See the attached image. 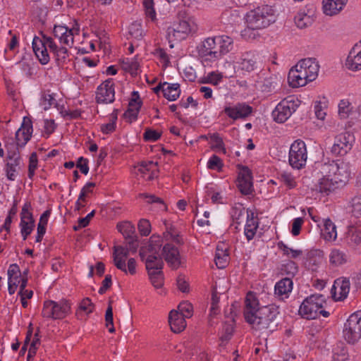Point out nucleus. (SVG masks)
Listing matches in <instances>:
<instances>
[{
    "label": "nucleus",
    "mask_w": 361,
    "mask_h": 361,
    "mask_svg": "<svg viewBox=\"0 0 361 361\" xmlns=\"http://www.w3.org/2000/svg\"><path fill=\"white\" fill-rule=\"evenodd\" d=\"M279 307L271 304L261 307L258 312L252 316V319H247L246 322L257 331L267 330L269 332H273L279 324Z\"/></svg>",
    "instance_id": "1"
},
{
    "label": "nucleus",
    "mask_w": 361,
    "mask_h": 361,
    "mask_svg": "<svg viewBox=\"0 0 361 361\" xmlns=\"http://www.w3.org/2000/svg\"><path fill=\"white\" fill-rule=\"evenodd\" d=\"M245 19L248 28L260 30L274 23L276 16L272 6L262 5L247 12Z\"/></svg>",
    "instance_id": "2"
},
{
    "label": "nucleus",
    "mask_w": 361,
    "mask_h": 361,
    "mask_svg": "<svg viewBox=\"0 0 361 361\" xmlns=\"http://www.w3.org/2000/svg\"><path fill=\"white\" fill-rule=\"evenodd\" d=\"M320 172L322 176H330L334 178L340 187L345 185L348 181L351 171L348 163L334 161L324 163L321 165Z\"/></svg>",
    "instance_id": "3"
},
{
    "label": "nucleus",
    "mask_w": 361,
    "mask_h": 361,
    "mask_svg": "<svg viewBox=\"0 0 361 361\" xmlns=\"http://www.w3.org/2000/svg\"><path fill=\"white\" fill-rule=\"evenodd\" d=\"M300 101L293 95L281 100L272 111V116L277 123H284L297 110Z\"/></svg>",
    "instance_id": "4"
},
{
    "label": "nucleus",
    "mask_w": 361,
    "mask_h": 361,
    "mask_svg": "<svg viewBox=\"0 0 361 361\" xmlns=\"http://www.w3.org/2000/svg\"><path fill=\"white\" fill-rule=\"evenodd\" d=\"M71 304L67 300H61L59 302L46 300L44 302L42 315L45 318L61 319L71 312Z\"/></svg>",
    "instance_id": "5"
},
{
    "label": "nucleus",
    "mask_w": 361,
    "mask_h": 361,
    "mask_svg": "<svg viewBox=\"0 0 361 361\" xmlns=\"http://www.w3.org/2000/svg\"><path fill=\"white\" fill-rule=\"evenodd\" d=\"M326 304V297L322 294H312L306 298L300 306L299 314L307 319L317 318V310Z\"/></svg>",
    "instance_id": "6"
},
{
    "label": "nucleus",
    "mask_w": 361,
    "mask_h": 361,
    "mask_svg": "<svg viewBox=\"0 0 361 361\" xmlns=\"http://www.w3.org/2000/svg\"><path fill=\"white\" fill-rule=\"evenodd\" d=\"M343 334L349 344L353 345L361 338V311H357L348 317L344 324Z\"/></svg>",
    "instance_id": "7"
},
{
    "label": "nucleus",
    "mask_w": 361,
    "mask_h": 361,
    "mask_svg": "<svg viewBox=\"0 0 361 361\" xmlns=\"http://www.w3.org/2000/svg\"><path fill=\"white\" fill-rule=\"evenodd\" d=\"M307 151L306 144L301 140H295L290 145L288 161L292 168L301 169L306 165Z\"/></svg>",
    "instance_id": "8"
},
{
    "label": "nucleus",
    "mask_w": 361,
    "mask_h": 361,
    "mask_svg": "<svg viewBox=\"0 0 361 361\" xmlns=\"http://www.w3.org/2000/svg\"><path fill=\"white\" fill-rule=\"evenodd\" d=\"M199 56L204 61H214L219 59L216 37L205 39L197 47Z\"/></svg>",
    "instance_id": "9"
},
{
    "label": "nucleus",
    "mask_w": 361,
    "mask_h": 361,
    "mask_svg": "<svg viewBox=\"0 0 361 361\" xmlns=\"http://www.w3.org/2000/svg\"><path fill=\"white\" fill-rule=\"evenodd\" d=\"M354 142L353 134L349 132L341 133L335 137L331 152L336 155L344 156L352 149Z\"/></svg>",
    "instance_id": "10"
},
{
    "label": "nucleus",
    "mask_w": 361,
    "mask_h": 361,
    "mask_svg": "<svg viewBox=\"0 0 361 361\" xmlns=\"http://www.w3.org/2000/svg\"><path fill=\"white\" fill-rule=\"evenodd\" d=\"M97 103L110 104L115 100L114 83L112 78H109L97 87L96 92Z\"/></svg>",
    "instance_id": "11"
},
{
    "label": "nucleus",
    "mask_w": 361,
    "mask_h": 361,
    "mask_svg": "<svg viewBox=\"0 0 361 361\" xmlns=\"http://www.w3.org/2000/svg\"><path fill=\"white\" fill-rule=\"evenodd\" d=\"M237 186L243 195H250L253 191L252 172L247 166H242L238 176Z\"/></svg>",
    "instance_id": "12"
},
{
    "label": "nucleus",
    "mask_w": 361,
    "mask_h": 361,
    "mask_svg": "<svg viewBox=\"0 0 361 361\" xmlns=\"http://www.w3.org/2000/svg\"><path fill=\"white\" fill-rule=\"evenodd\" d=\"M224 113L233 120L244 119L252 112V107L245 103H237L233 106H226Z\"/></svg>",
    "instance_id": "13"
},
{
    "label": "nucleus",
    "mask_w": 361,
    "mask_h": 361,
    "mask_svg": "<svg viewBox=\"0 0 361 361\" xmlns=\"http://www.w3.org/2000/svg\"><path fill=\"white\" fill-rule=\"evenodd\" d=\"M33 132L32 123L27 117H24L20 128L16 133V140L20 147H23L30 140Z\"/></svg>",
    "instance_id": "14"
},
{
    "label": "nucleus",
    "mask_w": 361,
    "mask_h": 361,
    "mask_svg": "<svg viewBox=\"0 0 361 361\" xmlns=\"http://www.w3.org/2000/svg\"><path fill=\"white\" fill-rule=\"evenodd\" d=\"M192 24L186 20H180L168 28V35H172L177 40H182L190 33Z\"/></svg>",
    "instance_id": "15"
},
{
    "label": "nucleus",
    "mask_w": 361,
    "mask_h": 361,
    "mask_svg": "<svg viewBox=\"0 0 361 361\" xmlns=\"http://www.w3.org/2000/svg\"><path fill=\"white\" fill-rule=\"evenodd\" d=\"M162 255L166 262L172 269H177L180 267V252L175 245L171 243H166L163 247Z\"/></svg>",
    "instance_id": "16"
},
{
    "label": "nucleus",
    "mask_w": 361,
    "mask_h": 361,
    "mask_svg": "<svg viewBox=\"0 0 361 361\" xmlns=\"http://www.w3.org/2000/svg\"><path fill=\"white\" fill-rule=\"evenodd\" d=\"M345 64L346 68L352 71L361 70V40L351 49Z\"/></svg>",
    "instance_id": "17"
},
{
    "label": "nucleus",
    "mask_w": 361,
    "mask_h": 361,
    "mask_svg": "<svg viewBox=\"0 0 361 361\" xmlns=\"http://www.w3.org/2000/svg\"><path fill=\"white\" fill-rule=\"evenodd\" d=\"M303 69L296 68V65L293 67L288 73V80L290 86L292 87H298L305 86L309 81L308 75H305Z\"/></svg>",
    "instance_id": "18"
},
{
    "label": "nucleus",
    "mask_w": 361,
    "mask_h": 361,
    "mask_svg": "<svg viewBox=\"0 0 361 361\" xmlns=\"http://www.w3.org/2000/svg\"><path fill=\"white\" fill-rule=\"evenodd\" d=\"M260 308L261 307H259V302L256 295L252 291L248 292L245 297L243 311L245 321L250 319H252V316L255 315Z\"/></svg>",
    "instance_id": "19"
},
{
    "label": "nucleus",
    "mask_w": 361,
    "mask_h": 361,
    "mask_svg": "<svg viewBox=\"0 0 361 361\" xmlns=\"http://www.w3.org/2000/svg\"><path fill=\"white\" fill-rule=\"evenodd\" d=\"M140 256L142 261L145 260V252L141 249ZM145 266L148 274L150 272H156L158 270L162 271L164 262L160 255L149 254L145 259Z\"/></svg>",
    "instance_id": "20"
},
{
    "label": "nucleus",
    "mask_w": 361,
    "mask_h": 361,
    "mask_svg": "<svg viewBox=\"0 0 361 361\" xmlns=\"http://www.w3.org/2000/svg\"><path fill=\"white\" fill-rule=\"evenodd\" d=\"M296 68L303 69L305 75H308L309 81L312 82L317 76L319 66L315 59L308 58L300 60L296 64Z\"/></svg>",
    "instance_id": "21"
},
{
    "label": "nucleus",
    "mask_w": 361,
    "mask_h": 361,
    "mask_svg": "<svg viewBox=\"0 0 361 361\" xmlns=\"http://www.w3.org/2000/svg\"><path fill=\"white\" fill-rule=\"evenodd\" d=\"M130 250L126 247L117 245L114 247V263L116 267L127 274L126 259L129 255Z\"/></svg>",
    "instance_id": "22"
},
{
    "label": "nucleus",
    "mask_w": 361,
    "mask_h": 361,
    "mask_svg": "<svg viewBox=\"0 0 361 361\" xmlns=\"http://www.w3.org/2000/svg\"><path fill=\"white\" fill-rule=\"evenodd\" d=\"M185 318L183 313L176 310H171L169 315V322L171 329L176 334L180 333L186 327Z\"/></svg>",
    "instance_id": "23"
},
{
    "label": "nucleus",
    "mask_w": 361,
    "mask_h": 361,
    "mask_svg": "<svg viewBox=\"0 0 361 361\" xmlns=\"http://www.w3.org/2000/svg\"><path fill=\"white\" fill-rule=\"evenodd\" d=\"M294 21L299 29H305L310 27L314 22L310 9L302 8L298 11L294 18Z\"/></svg>",
    "instance_id": "24"
},
{
    "label": "nucleus",
    "mask_w": 361,
    "mask_h": 361,
    "mask_svg": "<svg viewBox=\"0 0 361 361\" xmlns=\"http://www.w3.org/2000/svg\"><path fill=\"white\" fill-rule=\"evenodd\" d=\"M348 0H323V11L327 16L338 14L347 4Z\"/></svg>",
    "instance_id": "25"
},
{
    "label": "nucleus",
    "mask_w": 361,
    "mask_h": 361,
    "mask_svg": "<svg viewBox=\"0 0 361 361\" xmlns=\"http://www.w3.org/2000/svg\"><path fill=\"white\" fill-rule=\"evenodd\" d=\"M7 159L8 161L6 165V177L10 180H15L20 169L22 162L20 156L8 157Z\"/></svg>",
    "instance_id": "26"
},
{
    "label": "nucleus",
    "mask_w": 361,
    "mask_h": 361,
    "mask_svg": "<svg viewBox=\"0 0 361 361\" xmlns=\"http://www.w3.org/2000/svg\"><path fill=\"white\" fill-rule=\"evenodd\" d=\"M343 242L353 248L361 246V231L354 226L349 227L345 234Z\"/></svg>",
    "instance_id": "27"
},
{
    "label": "nucleus",
    "mask_w": 361,
    "mask_h": 361,
    "mask_svg": "<svg viewBox=\"0 0 361 361\" xmlns=\"http://www.w3.org/2000/svg\"><path fill=\"white\" fill-rule=\"evenodd\" d=\"M338 188H340V185L334 182L332 177L322 176L316 185V190L328 195L331 192Z\"/></svg>",
    "instance_id": "28"
},
{
    "label": "nucleus",
    "mask_w": 361,
    "mask_h": 361,
    "mask_svg": "<svg viewBox=\"0 0 361 361\" xmlns=\"http://www.w3.org/2000/svg\"><path fill=\"white\" fill-rule=\"evenodd\" d=\"M293 281L290 277H286L278 281L274 287L275 295L282 297L286 295L288 297V294L291 292L293 289Z\"/></svg>",
    "instance_id": "29"
},
{
    "label": "nucleus",
    "mask_w": 361,
    "mask_h": 361,
    "mask_svg": "<svg viewBox=\"0 0 361 361\" xmlns=\"http://www.w3.org/2000/svg\"><path fill=\"white\" fill-rule=\"evenodd\" d=\"M240 68L247 72L253 71L257 68V56L252 52H247L242 55Z\"/></svg>",
    "instance_id": "30"
},
{
    "label": "nucleus",
    "mask_w": 361,
    "mask_h": 361,
    "mask_svg": "<svg viewBox=\"0 0 361 361\" xmlns=\"http://www.w3.org/2000/svg\"><path fill=\"white\" fill-rule=\"evenodd\" d=\"M216 43L219 58L230 52L233 48V40L227 35L216 36Z\"/></svg>",
    "instance_id": "31"
},
{
    "label": "nucleus",
    "mask_w": 361,
    "mask_h": 361,
    "mask_svg": "<svg viewBox=\"0 0 361 361\" xmlns=\"http://www.w3.org/2000/svg\"><path fill=\"white\" fill-rule=\"evenodd\" d=\"M322 233L326 240H334L337 236L336 227L329 219L324 220V228Z\"/></svg>",
    "instance_id": "32"
},
{
    "label": "nucleus",
    "mask_w": 361,
    "mask_h": 361,
    "mask_svg": "<svg viewBox=\"0 0 361 361\" xmlns=\"http://www.w3.org/2000/svg\"><path fill=\"white\" fill-rule=\"evenodd\" d=\"M228 254L226 248L222 247L221 245H218L216 247L215 254V264L219 269H224L228 263Z\"/></svg>",
    "instance_id": "33"
},
{
    "label": "nucleus",
    "mask_w": 361,
    "mask_h": 361,
    "mask_svg": "<svg viewBox=\"0 0 361 361\" xmlns=\"http://www.w3.org/2000/svg\"><path fill=\"white\" fill-rule=\"evenodd\" d=\"M180 89L178 83H168L166 89L163 90L164 97L169 101H176L180 96Z\"/></svg>",
    "instance_id": "34"
},
{
    "label": "nucleus",
    "mask_w": 361,
    "mask_h": 361,
    "mask_svg": "<svg viewBox=\"0 0 361 361\" xmlns=\"http://www.w3.org/2000/svg\"><path fill=\"white\" fill-rule=\"evenodd\" d=\"M348 260V257L345 252L338 250H331L329 255V262L332 265L340 266L345 264Z\"/></svg>",
    "instance_id": "35"
},
{
    "label": "nucleus",
    "mask_w": 361,
    "mask_h": 361,
    "mask_svg": "<svg viewBox=\"0 0 361 361\" xmlns=\"http://www.w3.org/2000/svg\"><path fill=\"white\" fill-rule=\"evenodd\" d=\"M117 228L118 231L122 233L126 240L137 236L134 225L129 221L118 224Z\"/></svg>",
    "instance_id": "36"
},
{
    "label": "nucleus",
    "mask_w": 361,
    "mask_h": 361,
    "mask_svg": "<svg viewBox=\"0 0 361 361\" xmlns=\"http://www.w3.org/2000/svg\"><path fill=\"white\" fill-rule=\"evenodd\" d=\"M163 240L160 235H152L150 237L147 251L149 254L159 255Z\"/></svg>",
    "instance_id": "37"
},
{
    "label": "nucleus",
    "mask_w": 361,
    "mask_h": 361,
    "mask_svg": "<svg viewBox=\"0 0 361 361\" xmlns=\"http://www.w3.org/2000/svg\"><path fill=\"white\" fill-rule=\"evenodd\" d=\"M20 233L22 235L23 239L25 240L27 236L32 233L33 228L35 227V220L34 219H27L25 217H23L20 219Z\"/></svg>",
    "instance_id": "38"
},
{
    "label": "nucleus",
    "mask_w": 361,
    "mask_h": 361,
    "mask_svg": "<svg viewBox=\"0 0 361 361\" xmlns=\"http://www.w3.org/2000/svg\"><path fill=\"white\" fill-rule=\"evenodd\" d=\"M257 228V221L253 217L250 218L249 215L247 214V219L246 225L245 226L244 233L248 240H250L254 238Z\"/></svg>",
    "instance_id": "39"
},
{
    "label": "nucleus",
    "mask_w": 361,
    "mask_h": 361,
    "mask_svg": "<svg viewBox=\"0 0 361 361\" xmlns=\"http://www.w3.org/2000/svg\"><path fill=\"white\" fill-rule=\"evenodd\" d=\"M19 147H20L17 145V142H15L12 137L6 139L5 141V148L7 152V158L19 156Z\"/></svg>",
    "instance_id": "40"
},
{
    "label": "nucleus",
    "mask_w": 361,
    "mask_h": 361,
    "mask_svg": "<svg viewBox=\"0 0 361 361\" xmlns=\"http://www.w3.org/2000/svg\"><path fill=\"white\" fill-rule=\"evenodd\" d=\"M112 302L113 301L111 300L109 301L108 307L105 313L106 326L109 328V331L110 333L115 332V328L114 326Z\"/></svg>",
    "instance_id": "41"
},
{
    "label": "nucleus",
    "mask_w": 361,
    "mask_h": 361,
    "mask_svg": "<svg viewBox=\"0 0 361 361\" xmlns=\"http://www.w3.org/2000/svg\"><path fill=\"white\" fill-rule=\"evenodd\" d=\"M31 57L30 56H24L16 64L20 67L22 73L25 74L27 76H31Z\"/></svg>",
    "instance_id": "42"
},
{
    "label": "nucleus",
    "mask_w": 361,
    "mask_h": 361,
    "mask_svg": "<svg viewBox=\"0 0 361 361\" xmlns=\"http://www.w3.org/2000/svg\"><path fill=\"white\" fill-rule=\"evenodd\" d=\"M210 139L214 145L212 146V149L216 152H221L224 154H226V151L224 147V143L223 142L222 138L219 136L218 133H214L210 135Z\"/></svg>",
    "instance_id": "43"
},
{
    "label": "nucleus",
    "mask_w": 361,
    "mask_h": 361,
    "mask_svg": "<svg viewBox=\"0 0 361 361\" xmlns=\"http://www.w3.org/2000/svg\"><path fill=\"white\" fill-rule=\"evenodd\" d=\"M151 283L156 288H161L164 284V274L161 270L148 274Z\"/></svg>",
    "instance_id": "44"
},
{
    "label": "nucleus",
    "mask_w": 361,
    "mask_h": 361,
    "mask_svg": "<svg viewBox=\"0 0 361 361\" xmlns=\"http://www.w3.org/2000/svg\"><path fill=\"white\" fill-rule=\"evenodd\" d=\"M334 361H347L349 359V354L346 347L338 346L334 353L333 356Z\"/></svg>",
    "instance_id": "45"
},
{
    "label": "nucleus",
    "mask_w": 361,
    "mask_h": 361,
    "mask_svg": "<svg viewBox=\"0 0 361 361\" xmlns=\"http://www.w3.org/2000/svg\"><path fill=\"white\" fill-rule=\"evenodd\" d=\"M79 29H68V32L60 37L59 42L61 44L71 47L74 42L73 35L74 34H78Z\"/></svg>",
    "instance_id": "46"
},
{
    "label": "nucleus",
    "mask_w": 361,
    "mask_h": 361,
    "mask_svg": "<svg viewBox=\"0 0 361 361\" xmlns=\"http://www.w3.org/2000/svg\"><path fill=\"white\" fill-rule=\"evenodd\" d=\"M94 309V304L92 302L89 298H84L80 303L78 310L76 312V315L80 316L81 312H85L86 314L92 312Z\"/></svg>",
    "instance_id": "47"
},
{
    "label": "nucleus",
    "mask_w": 361,
    "mask_h": 361,
    "mask_svg": "<svg viewBox=\"0 0 361 361\" xmlns=\"http://www.w3.org/2000/svg\"><path fill=\"white\" fill-rule=\"evenodd\" d=\"M280 180L289 189L294 188L297 185L295 177L290 173L286 171L282 172L280 174Z\"/></svg>",
    "instance_id": "48"
},
{
    "label": "nucleus",
    "mask_w": 361,
    "mask_h": 361,
    "mask_svg": "<svg viewBox=\"0 0 361 361\" xmlns=\"http://www.w3.org/2000/svg\"><path fill=\"white\" fill-rule=\"evenodd\" d=\"M245 213V209L241 204H235L231 209L230 214L233 221L236 224H240L238 220Z\"/></svg>",
    "instance_id": "49"
},
{
    "label": "nucleus",
    "mask_w": 361,
    "mask_h": 361,
    "mask_svg": "<svg viewBox=\"0 0 361 361\" xmlns=\"http://www.w3.org/2000/svg\"><path fill=\"white\" fill-rule=\"evenodd\" d=\"M39 329H37V332L34 335L33 340L30 344L28 354L27 356V361H31L32 359L34 357V356L36 355L37 352V345L39 344Z\"/></svg>",
    "instance_id": "50"
},
{
    "label": "nucleus",
    "mask_w": 361,
    "mask_h": 361,
    "mask_svg": "<svg viewBox=\"0 0 361 361\" xmlns=\"http://www.w3.org/2000/svg\"><path fill=\"white\" fill-rule=\"evenodd\" d=\"M282 271L288 276H294L298 271V267L295 262L288 260L283 264Z\"/></svg>",
    "instance_id": "51"
},
{
    "label": "nucleus",
    "mask_w": 361,
    "mask_h": 361,
    "mask_svg": "<svg viewBox=\"0 0 361 361\" xmlns=\"http://www.w3.org/2000/svg\"><path fill=\"white\" fill-rule=\"evenodd\" d=\"M57 64L59 66L63 63L68 56V51L64 47H59L57 50L53 53Z\"/></svg>",
    "instance_id": "52"
},
{
    "label": "nucleus",
    "mask_w": 361,
    "mask_h": 361,
    "mask_svg": "<svg viewBox=\"0 0 361 361\" xmlns=\"http://www.w3.org/2000/svg\"><path fill=\"white\" fill-rule=\"evenodd\" d=\"M351 212L355 217L361 216V195L354 197L351 200Z\"/></svg>",
    "instance_id": "53"
},
{
    "label": "nucleus",
    "mask_w": 361,
    "mask_h": 361,
    "mask_svg": "<svg viewBox=\"0 0 361 361\" xmlns=\"http://www.w3.org/2000/svg\"><path fill=\"white\" fill-rule=\"evenodd\" d=\"M138 230L141 235L147 236L151 232V224L149 220L142 219L138 222Z\"/></svg>",
    "instance_id": "54"
},
{
    "label": "nucleus",
    "mask_w": 361,
    "mask_h": 361,
    "mask_svg": "<svg viewBox=\"0 0 361 361\" xmlns=\"http://www.w3.org/2000/svg\"><path fill=\"white\" fill-rule=\"evenodd\" d=\"M142 104V102L140 98L138 92L133 91L132 92V98L130 99V100L129 101V103H128V109H131L132 110L137 109L138 112H139L140 109L141 108Z\"/></svg>",
    "instance_id": "55"
},
{
    "label": "nucleus",
    "mask_w": 361,
    "mask_h": 361,
    "mask_svg": "<svg viewBox=\"0 0 361 361\" xmlns=\"http://www.w3.org/2000/svg\"><path fill=\"white\" fill-rule=\"evenodd\" d=\"M224 164L221 159L216 155H212L207 162V168L212 170L221 171Z\"/></svg>",
    "instance_id": "56"
},
{
    "label": "nucleus",
    "mask_w": 361,
    "mask_h": 361,
    "mask_svg": "<svg viewBox=\"0 0 361 361\" xmlns=\"http://www.w3.org/2000/svg\"><path fill=\"white\" fill-rule=\"evenodd\" d=\"M143 6L145 7L146 16L152 20L156 19V12L154 8L153 0H143Z\"/></svg>",
    "instance_id": "57"
},
{
    "label": "nucleus",
    "mask_w": 361,
    "mask_h": 361,
    "mask_svg": "<svg viewBox=\"0 0 361 361\" xmlns=\"http://www.w3.org/2000/svg\"><path fill=\"white\" fill-rule=\"evenodd\" d=\"M340 296L338 298H336V295H333L336 300H342L348 296L350 290V281L348 279H345L342 280L340 285Z\"/></svg>",
    "instance_id": "58"
},
{
    "label": "nucleus",
    "mask_w": 361,
    "mask_h": 361,
    "mask_svg": "<svg viewBox=\"0 0 361 361\" xmlns=\"http://www.w3.org/2000/svg\"><path fill=\"white\" fill-rule=\"evenodd\" d=\"M161 135V133L150 128H147L143 134V138L145 141L155 142L160 138Z\"/></svg>",
    "instance_id": "59"
},
{
    "label": "nucleus",
    "mask_w": 361,
    "mask_h": 361,
    "mask_svg": "<svg viewBox=\"0 0 361 361\" xmlns=\"http://www.w3.org/2000/svg\"><path fill=\"white\" fill-rule=\"evenodd\" d=\"M192 305L188 302H180L178 305V312L183 313L185 318H189L192 316Z\"/></svg>",
    "instance_id": "60"
},
{
    "label": "nucleus",
    "mask_w": 361,
    "mask_h": 361,
    "mask_svg": "<svg viewBox=\"0 0 361 361\" xmlns=\"http://www.w3.org/2000/svg\"><path fill=\"white\" fill-rule=\"evenodd\" d=\"M303 223L304 219L302 217H298L293 220L291 225V234L293 236H298L300 233V230Z\"/></svg>",
    "instance_id": "61"
},
{
    "label": "nucleus",
    "mask_w": 361,
    "mask_h": 361,
    "mask_svg": "<svg viewBox=\"0 0 361 361\" xmlns=\"http://www.w3.org/2000/svg\"><path fill=\"white\" fill-rule=\"evenodd\" d=\"M350 112V103L348 101L341 100L338 104V114L342 118H346Z\"/></svg>",
    "instance_id": "62"
},
{
    "label": "nucleus",
    "mask_w": 361,
    "mask_h": 361,
    "mask_svg": "<svg viewBox=\"0 0 361 361\" xmlns=\"http://www.w3.org/2000/svg\"><path fill=\"white\" fill-rule=\"evenodd\" d=\"M129 33L136 39L140 38L142 36L141 25L138 23H132L129 27Z\"/></svg>",
    "instance_id": "63"
},
{
    "label": "nucleus",
    "mask_w": 361,
    "mask_h": 361,
    "mask_svg": "<svg viewBox=\"0 0 361 361\" xmlns=\"http://www.w3.org/2000/svg\"><path fill=\"white\" fill-rule=\"evenodd\" d=\"M35 55L42 65H46L49 63L50 58L48 54V50L46 47H43L37 52L36 51Z\"/></svg>",
    "instance_id": "64"
}]
</instances>
